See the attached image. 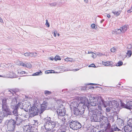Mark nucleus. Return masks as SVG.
I'll list each match as a JSON object with an SVG mask.
<instances>
[{"mask_svg":"<svg viewBox=\"0 0 132 132\" xmlns=\"http://www.w3.org/2000/svg\"><path fill=\"white\" fill-rule=\"evenodd\" d=\"M106 112H109L110 111V108H107L106 109Z\"/></svg>","mask_w":132,"mask_h":132,"instance_id":"nucleus-41","label":"nucleus"},{"mask_svg":"<svg viewBox=\"0 0 132 132\" xmlns=\"http://www.w3.org/2000/svg\"><path fill=\"white\" fill-rule=\"evenodd\" d=\"M57 36L59 37V36H60V34L59 33H57Z\"/></svg>","mask_w":132,"mask_h":132,"instance_id":"nucleus-48","label":"nucleus"},{"mask_svg":"<svg viewBox=\"0 0 132 132\" xmlns=\"http://www.w3.org/2000/svg\"><path fill=\"white\" fill-rule=\"evenodd\" d=\"M45 25L48 27H50L49 24L48 22V20H46V23L45 24Z\"/></svg>","mask_w":132,"mask_h":132,"instance_id":"nucleus-35","label":"nucleus"},{"mask_svg":"<svg viewBox=\"0 0 132 132\" xmlns=\"http://www.w3.org/2000/svg\"><path fill=\"white\" fill-rule=\"evenodd\" d=\"M44 94L46 95H49L51 94V92L49 91L48 90H45L44 91Z\"/></svg>","mask_w":132,"mask_h":132,"instance_id":"nucleus-26","label":"nucleus"},{"mask_svg":"<svg viewBox=\"0 0 132 132\" xmlns=\"http://www.w3.org/2000/svg\"><path fill=\"white\" fill-rule=\"evenodd\" d=\"M79 70V69H75V71H77Z\"/></svg>","mask_w":132,"mask_h":132,"instance_id":"nucleus-47","label":"nucleus"},{"mask_svg":"<svg viewBox=\"0 0 132 132\" xmlns=\"http://www.w3.org/2000/svg\"><path fill=\"white\" fill-rule=\"evenodd\" d=\"M115 131H119L120 130V129L118 128L117 127H116L115 129Z\"/></svg>","mask_w":132,"mask_h":132,"instance_id":"nucleus-43","label":"nucleus"},{"mask_svg":"<svg viewBox=\"0 0 132 132\" xmlns=\"http://www.w3.org/2000/svg\"><path fill=\"white\" fill-rule=\"evenodd\" d=\"M132 107V101H129L126 104L125 108L129 109H130Z\"/></svg>","mask_w":132,"mask_h":132,"instance_id":"nucleus-16","label":"nucleus"},{"mask_svg":"<svg viewBox=\"0 0 132 132\" xmlns=\"http://www.w3.org/2000/svg\"><path fill=\"white\" fill-rule=\"evenodd\" d=\"M77 100H78L80 101V102H79L80 103H82L84 104L83 105L85 107V109L86 106L85 103L87 101V98L85 97H78L76 98Z\"/></svg>","mask_w":132,"mask_h":132,"instance_id":"nucleus-9","label":"nucleus"},{"mask_svg":"<svg viewBox=\"0 0 132 132\" xmlns=\"http://www.w3.org/2000/svg\"><path fill=\"white\" fill-rule=\"evenodd\" d=\"M102 63L103 65L106 66H112L113 65V62L112 61H109L105 62L102 61Z\"/></svg>","mask_w":132,"mask_h":132,"instance_id":"nucleus-17","label":"nucleus"},{"mask_svg":"<svg viewBox=\"0 0 132 132\" xmlns=\"http://www.w3.org/2000/svg\"><path fill=\"white\" fill-rule=\"evenodd\" d=\"M103 104V103H102L101 104H100V103H99L98 104V109L100 111H102V109L101 108V105Z\"/></svg>","mask_w":132,"mask_h":132,"instance_id":"nucleus-28","label":"nucleus"},{"mask_svg":"<svg viewBox=\"0 0 132 132\" xmlns=\"http://www.w3.org/2000/svg\"><path fill=\"white\" fill-rule=\"evenodd\" d=\"M126 54L127 56H128V57H130L132 54V52L131 51L128 50L127 51V52L126 53Z\"/></svg>","mask_w":132,"mask_h":132,"instance_id":"nucleus-24","label":"nucleus"},{"mask_svg":"<svg viewBox=\"0 0 132 132\" xmlns=\"http://www.w3.org/2000/svg\"><path fill=\"white\" fill-rule=\"evenodd\" d=\"M35 127L31 126L29 125H27L23 127V132H35Z\"/></svg>","mask_w":132,"mask_h":132,"instance_id":"nucleus-7","label":"nucleus"},{"mask_svg":"<svg viewBox=\"0 0 132 132\" xmlns=\"http://www.w3.org/2000/svg\"><path fill=\"white\" fill-rule=\"evenodd\" d=\"M107 16L109 18H110V16L109 14H108L107 15Z\"/></svg>","mask_w":132,"mask_h":132,"instance_id":"nucleus-45","label":"nucleus"},{"mask_svg":"<svg viewBox=\"0 0 132 132\" xmlns=\"http://www.w3.org/2000/svg\"><path fill=\"white\" fill-rule=\"evenodd\" d=\"M81 104H83V105H84L83 104L80 103L79 102L73 101L71 103L70 107L71 108L73 109L77 108H79L80 107H81V106H80V105Z\"/></svg>","mask_w":132,"mask_h":132,"instance_id":"nucleus-8","label":"nucleus"},{"mask_svg":"<svg viewBox=\"0 0 132 132\" xmlns=\"http://www.w3.org/2000/svg\"><path fill=\"white\" fill-rule=\"evenodd\" d=\"M97 55L99 56H102L103 55V54L101 53H99Z\"/></svg>","mask_w":132,"mask_h":132,"instance_id":"nucleus-42","label":"nucleus"},{"mask_svg":"<svg viewBox=\"0 0 132 132\" xmlns=\"http://www.w3.org/2000/svg\"><path fill=\"white\" fill-rule=\"evenodd\" d=\"M54 70H51L46 71L45 72V73L46 74H48L50 73H54Z\"/></svg>","mask_w":132,"mask_h":132,"instance_id":"nucleus-30","label":"nucleus"},{"mask_svg":"<svg viewBox=\"0 0 132 132\" xmlns=\"http://www.w3.org/2000/svg\"><path fill=\"white\" fill-rule=\"evenodd\" d=\"M2 77V76L1 75H0V77Z\"/></svg>","mask_w":132,"mask_h":132,"instance_id":"nucleus-51","label":"nucleus"},{"mask_svg":"<svg viewBox=\"0 0 132 132\" xmlns=\"http://www.w3.org/2000/svg\"><path fill=\"white\" fill-rule=\"evenodd\" d=\"M16 123L14 120H11L7 124L8 126L11 129V130H13L15 128Z\"/></svg>","mask_w":132,"mask_h":132,"instance_id":"nucleus-11","label":"nucleus"},{"mask_svg":"<svg viewBox=\"0 0 132 132\" xmlns=\"http://www.w3.org/2000/svg\"><path fill=\"white\" fill-rule=\"evenodd\" d=\"M16 122L17 123V124H20V123L21 122V119H19L17 117H16Z\"/></svg>","mask_w":132,"mask_h":132,"instance_id":"nucleus-22","label":"nucleus"},{"mask_svg":"<svg viewBox=\"0 0 132 132\" xmlns=\"http://www.w3.org/2000/svg\"><path fill=\"white\" fill-rule=\"evenodd\" d=\"M26 72L23 71H18V74L20 75V76H23V74H25L26 73Z\"/></svg>","mask_w":132,"mask_h":132,"instance_id":"nucleus-27","label":"nucleus"},{"mask_svg":"<svg viewBox=\"0 0 132 132\" xmlns=\"http://www.w3.org/2000/svg\"><path fill=\"white\" fill-rule=\"evenodd\" d=\"M82 104L80 105V106H81V107L73 109L74 114L76 116L80 115L84 113L85 110V107Z\"/></svg>","mask_w":132,"mask_h":132,"instance_id":"nucleus-4","label":"nucleus"},{"mask_svg":"<svg viewBox=\"0 0 132 132\" xmlns=\"http://www.w3.org/2000/svg\"><path fill=\"white\" fill-rule=\"evenodd\" d=\"M84 1L86 2H87L88 1V0H84Z\"/></svg>","mask_w":132,"mask_h":132,"instance_id":"nucleus-50","label":"nucleus"},{"mask_svg":"<svg viewBox=\"0 0 132 132\" xmlns=\"http://www.w3.org/2000/svg\"><path fill=\"white\" fill-rule=\"evenodd\" d=\"M93 53V52H89L88 53Z\"/></svg>","mask_w":132,"mask_h":132,"instance_id":"nucleus-49","label":"nucleus"},{"mask_svg":"<svg viewBox=\"0 0 132 132\" xmlns=\"http://www.w3.org/2000/svg\"><path fill=\"white\" fill-rule=\"evenodd\" d=\"M124 130L125 132H130L132 130V127L128 125L125 127Z\"/></svg>","mask_w":132,"mask_h":132,"instance_id":"nucleus-15","label":"nucleus"},{"mask_svg":"<svg viewBox=\"0 0 132 132\" xmlns=\"http://www.w3.org/2000/svg\"><path fill=\"white\" fill-rule=\"evenodd\" d=\"M20 62V65L22 66L23 67L30 68L31 66V65L30 64H28V63L26 64L21 61Z\"/></svg>","mask_w":132,"mask_h":132,"instance_id":"nucleus-18","label":"nucleus"},{"mask_svg":"<svg viewBox=\"0 0 132 132\" xmlns=\"http://www.w3.org/2000/svg\"><path fill=\"white\" fill-rule=\"evenodd\" d=\"M50 117H47L44 119L45 123V126L46 128L48 130H51L55 127L57 128L60 126V123L57 122L52 121Z\"/></svg>","mask_w":132,"mask_h":132,"instance_id":"nucleus-1","label":"nucleus"},{"mask_svg":"<svg viewBox=\"0 0 132 132\" xmlns=\"http://www.w3.org/2000/svg\"><path fill=\"white\" fill-rule=\"evenodd\" d=\"M89 67H95V64H90L89 66Z\"/></svg>","mask_w":132,"mask_h":132,"instance_id":"nucleus-39","label":"nucleus"},{"mask_svg":"<svg viewBox=\"0 0 132 132\" xmlns=\"http://www.w3.org/2000/svg\"><path fill=\"white\" fill-rule=\"evenodd\" d=\"M53 33H54V36L55 37H56V34H57V31L56 30H54V32H53Z\"/></svg>","mask_w":132,"mask_h":132,"instance_id":"nucleus-38","label":"nucleus"},{"mask_svg":"<svg viewBox=\"0 0 132 132\" xmlns=\"http://www.w3.org/2000/svg\"><path fill=\"white\" fill-rule=\"evenodd\" d=\"M91 27L93 29H94L95 28V25L94 23H93L91 25Z\"/></svg>","mask_w":132,"mask_h":132,"instance_id":"nucleus-36","label":"nucleus"},{"mask_svg":"<svg viewBox=\"0 0 132 132\" xmlns=\"http://www.w3.org/2000/svg\"><path fill=\"white\" fill-rule=\"evenodd\" d=\"M3 22V21L1 17H0V22Z\"/></svg>","mask_w":132,"mask_h":132,"instance_id":"nucleus-44","label":"nucleus"},{"mask_svg":"<svg viewBox=\"0 0 132 132\" xmlns=\"http://www.w3.org/2000/svg\"><path fill=\"white\" fill-rule=\"evenodd\" d=\"M65 111L64 109L59 108L58 109L57 112L58 115L60 116H63L65 115Z\"/></svg>","mask_w":132,"mask_h":132,"instance_id":"nucleus-12","label":"nucleus"},{"mask_svg":"<svg viewBox=\"0 0 132 132\" xmlns=\"http://www.w3.org/2000/svg\"><path fill=\"white\" fill-rule=\"evenodd\" d=\"M70 126L73 129L77 130L81 127V125L78 122L72 121L70 123Z\"/></svg>","mask_w":132,"mask_h":132,"instance_id":"nucleus-5","label":"nucleus"},{"mask_svg":"<svg viewBox=\"0 0 132 132\" xmlns=\"http://www.w3.org/2000/svg\"><path fill=\"white\" fill-rule=\"evenodd\" d=\"M131 8L130 9V10H128L127 11V12L128 13H130L132 12V7H131Z\"/></svg>","mask_w":132,"mask_h":132,"instance_id":"nucleus-40","label":"nucleus"},{"mask_svg":"<svg viewBox=\"0 0 132 132\" xmlns=\"http://www.w3.org/2000/svg\"><path fill=\"white\" fill-rule=\"evenodd\" d=\"M100 118L102 119V120H105L108 121V119L107 118L104 116H103L102 117H100Z\"/></svg>","mask_w":132,"mask_h":132,"instance_id":"nucleus-34","label":"nucleus"},{"mask_svg":"<svg viewBox=\"0 0 132 132\" xmlns=\"http://www.w3.org/2000/svg\"><path fill=\"white\" fill-rule=\"evenodd\" d=\"M31 110L32 114L34 115H36L38 114V113H40V110H39L36 106H33L31 108Z\"/></svg>","mask_w":132,"mask_h":132,"instance_id":"nucleus-10","label":"nucleus"},{"mask_svg":"<svg viewBox=\"0 0 132 132\" xmlns=\"http://www.w3.org/2000/svg\"><path fill=\"white\" fill-rule=\"evenodd\" d=\"M48 103L45 101H44L42 104L40 109V113H42L45 110L47 107Z\"/></svg>","mask_w":132,"mask_h":132,"instance_id":"nucleus-13","label":"nucleus"},{"mask_svg":"<svg viewBox=\"0 0 132 132\" xmlns=\"http://www.w3.org/2000/svg\"><path fill=\"white\" fill-rule=\"evenodd\" d=\"M121 11H113L112 12L114 15H116L117 16H118L121 13Z\"/></svg>","mask_w":132,"mask_h":132,"instance_id":"nucleus-21","label":"nucleus"},{"mask_svg":"<svg viewBox=\"0 0 132 132\" xmlns=\"http://www.w3.org/2000/svg\"><path fill=\"white\" fill-rule=\"evenodd\" d=\"M60 122L61 123H62L63 124L62 125L61 123H60V125H61V126L60 128V130L61 132H65L66 130V125H65V123L63 120H61Z\"/></svg>","mask_w":132,"mask_h":132,"instance_id":"nucleus-14","label":"nucleus"},{"mask_svg":"<svg viewBox=\"0 0 132 132\" xmlns=\"http://www.w3.org/2000/svg\"><path fill=\"white\" fill-rule=\"evenodd\" d=\"M92 84V85H93V84Z\"/></svg>","mask_w":132,"mask_h":132,"instance_id":"nucleus-52","label":"nucleus"},{"mask_svg":"<svg viewBox=\"0 0 132 132\" xmlns=\"http://www.w3.org/2000/svg\"><path fill=\"white\" fill-rule=\"evenodd\" d=\"M128 125H130L132 127V119H129L127 122Z\"/></svg>","mask_w":132,"mask_h":132,"instance_id":"nucleus-25","label":"nucleus"},{"mask_svg":"<svg viewBox=\"0 0 132 132\" xmlns=\"http://www.w3.org/2000/svg\"><path fill=\"white\" fill-rule=\"evenodd\" d=\"M2 110L4 116H7L11 114V112L10 110L9 106L7 105L6 101L5 100H3L2 104Z\"/></svg>","mask_w":132,"mask_h":132,"instance_id":"nucleus-2","label":"nucleus"},{"mask_svg":"<svg viewBox=\"0 0 132 132\" xmlns=\"http://www.w3.org/2000/svg\"><path fill=\"white\" fill-rule=\"evenodd\" d=\"M64 60L67 62H72L74 61L73 59L72 58L67 57L64 59Z\"/></svg>","mask_w":132,"mask_h":132,"instance_id":"nucleus-20","label":"nucleus"},{"mask_svg":"<svg viewBox=\"0 0 132 132\" xmlns=\"http://www.w3.org/2000/svg\"><path fill=\"white\" fill-rule=\"evenodd\" d=\"M103 103V100L101 97H93L90 100V103L91 105L96 106L100 103L101 104Z\"/></svg>","mask_w":132,"mask_h":132,"instance_id":"nucleus-3","label":"nucleus"},{"mask_svg":"<svg viewBox=\"0 0 132 132\" xmlns=\"http://www.w3.org/2000/svg\"><path fill=\"white\" fill-rule=\"evenodd\" d=\"M50 60H53L54 59V58H51V57L50 58Z\"/></svg>","mask_w":132,"mask_h":132,"instance_id":"nucleus-46","label":"nucleus"},{"mask_svg":"<svg viewBox=\"0 0 132 132\" xmlns=\"http://www.w3.org/2000/svg\"><path fill=\"white\" fill-rule=\"evenodd\" d=\"M128 28L127 26L126 25H125L120 27L119 29H117L115 30V31H113V33L117 34L119 33V30L122 32L124 33L126 32Z\"/></svg>","mask_w":132,"mask_h":132,"instance_id":"nucleus-6","label":"nucleus"},{"mask_svg":"<svg viewBox=\"0 0 132 132\" xmlns=\"http://www.w3.org/2000/svg\"><path fill=\"white\" fill-rule=\"evenodd\" d=\"M31 54H32L31 53H24V55L26 56H30Z\"/></svg>","mask_w":132,"mask_h":132,"instance_id":"nucleus-33","label":"nucleus"},{"mask_svg":"<svg viewBox=\"0 0 132 132\" xmlns=\"http://www.w3.org/2000/svg\"><path fill=\"white\" fill-rule=\"evenodd\" d=\"M94 113L98 116H100L102 114L101 111L97 109H96L94 111Z\"/></svg>","mask_w":132,"mask_h":132,"instance_id":"nucleus-19","label":"nucleus"},{"mask_svg":"<svg viewBox=\"0 0 132 132\" xmlns=\"http://www.w3.org/2000/svg\"><path fill=\"white\" fill-rule=\"evenodd\" d=\"M42 73L41 71L40 70L39 72H36L33 74L34 76H38L40 75V74Z\"/></svg>","mask_w":132,"mask_h":132,"instance_id":"nucleus-31","label":"nucleus"},{"mask_svg":"<svg viewBox=\"0 0 132 132\" xmlns=\"http://www.w3.org/2000/svg\"><path fill=\"white\" fill-rule=\"evenodd\" d=\"M54 60L57 61V60H61V58L60 56L58 55H56L54 58Z\"/></svg>","mask_w":132,"mask_h":132,"instance_id":"nucleus-23","label":"nucleus"},{"mask_svg":"<svg viewBox=\"0 0 132 132\" xmlns=\"http://www.w3.org/2000/svg\"><path fill=\"white\" fill-rule=\"evenodd\" d=\"M116 51V49L114 47H113L111 49V51L113 53L115 52Z\"/></svg>","mask_w":132,"mask_h":132,"instance_id":"nucleus-32","label":"nucleus"},{"mask_svg":"<svg viewBox=\"0 0 132 132\" xmlns=\"http://www.w3.org/2000/svg\"><path fill=\"white\" fill-rule=\"evenodd\" d=\"M57 103L58 104H62V102L61 100H59L57 101Z\"/></svg>","mask_w":132,"mask_h":132,"instance_id":"nucleus-37","label":"nucleus"},{"mask_svg":"<svg viewBox=\"0 0 132 132\" xmlns=\"http://www.w3.org/2000/svg\"><path fill=\"white\" fill-rule=\"evenodd\" d=\"M122 62L121 61H119L116 64V65L117 66H120L122 65Z\"/></svg>","mask_w":132,"mask_h":132,"instance_id":"nucleus-29","label":"nucleus"}]
</instances>
